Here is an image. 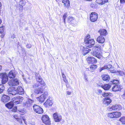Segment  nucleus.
<instances>
[{"label": "nucleus", "mask_w": 125, "mask_h": 125, "mask_svg": "<svg viewBox=\"0 0 125 125\" xmlns=\"http://www.w3.org/2000/svg\"><path fill=\"white\" fill-rule=\"evenodd\" d=\"M101 49V46L98 44H95L93 47L91 53L94 56H96L99 59H101L103 57L101 52H99V50Z\"/></svg>", "instance_id": "obj_1"}, {"label": "nucleus", "mask_w": 125, "mask_h": 125, "mask_svg": "<svg viewBox=\"0 0 125 125\" xmlns=\"http://www.w3.org/2000/svg\"><path fill=\"white\" fill-rule=\"evenodd\" d=\"M90 37L89 35L87 36L85 38L84 42L86 46L87 47L91 48L94 44L95 42L94 39L90 38Z\"/></svg>", "instance_id": "obj_2"}, {"label": "nucleus", "mask_w": 125, "mask_h": 125, "mask_svg": "<svg viewBox=\"0 0 125 125\" xmlns=\"http://www.w3.org/2000/svg\"><path fill=\"white\" fill-rule=\"evenodd\" d=\"M122 114L120 112H115L108 113L107 114L108 117L111 118H117L120 117Z\"/></svg>", "instance_id": "obj_3"}, {"label": "nucleus", "mask_w": 125, "mask_h": 125, "mask_svg": "<svg viewBox=\"0 0 125 125\" xmlns=\"http://www.w3.org/2000/svg\"><path fill=\"white\" fill-rule=\"evenodd\" d=\"M42 120L43 122L46 125H50L51 122L48 116L47 115H42Z\"/></svg>", "instance_id": "obj_4"}, {"label": "nucleus", "mask_w": 125, "mask_h": 125, "mask_svg": "<svg viewBox=\"0 0 125 125\" xmlns=\"http://www.w3.org/2000/svg\"><path fill=\"white\" fill-rule=\"evenodd\" d=\"M0 78L1 79L2 83L3 84L5 83L8 80V75L6 73H0Z\"/></svg>", "instance_id": "obj_5"}, {"label": "nucleus", "mask_w": 125, "mask_h": 125, "mask_svg": "<svg viewBox=\"0 0 125 125\" xmlns=\"http://www.w3.org/2000/svg\"><path fill=\"white\" fill-rule=\"evenodd\" d=\"M122 109L121 106L118 104L113 105L111 107L109 106L108 107V109L109 111L112 110H119Z\"/></svg>", "instance_id": "obj_6"}, {"label": "nucleus", "mask_w": 125, "mask_h": 125, "mask_svg": "<svg viewBox=\"0 0 125 125\" xmlns=\"http://www.w3.org/2000/svg\"><path fill=\"white\" fill-rule=\"evenodd\" d=\"M34 111L36 113L41 114L43 113L42 109L38 105L35 104L33 106Z\"/></svg>", "instance_id": "obj_7"}, {"label": "nucleus", "mask_w": 125, "mask_h": 125, "mask_svg": "<svg viewBox=\"0 0 125 125\" xmlns=\"http://www.w3.org/2000/svg\"><path fill=\"white\" fill-rule=\"evenodd\" d=\"M98 18V14L96 13L93 12L91 13L90 15V21L92 22L96 21Z\"/></svg>", "instance_id": "obj_8"}, {"label": "nucleus", "mask_w": 125, "mask_h": 125, "mask_svg": "<svg viewBox=\"0 0 125 125\" xmlns=\"http://www.w3.org/2000/svg\"><path fill=\"white\" fill-rule=\"evenodd\" d=\"M48 95L47 92H45L41 95L40 96L37 97V98L40 102L42 103L44 101L45 99L47 98Z\"/></svg>", "instance_id": "obj_9"}, {"label": "nucleus", "mask_w": 125, "mask_h": 125, "mask_svg": "<svg viewBox=\"0 0 125 125\" xmlns=\"http://www.w3.org/2000/svg\"><path fill=\"white\" fill-rule=\"evenodd\" d=\"M8 93L10 96L14 95L17 94L16 90L14 87L9 88L7 91Z\"/></svg>", "instance_id": "obj_10"}, {"label": "nucleus", "mask_w": 125, "mask_h": 125, "mask_svg": "<svg viewBox=\"0 0 125 125\" xmlns=\"http://www.w3.org/2000/svg\"><path fill=\"white\" fill-rule=\"evenodd\" d=\"M8 84L10 85L16 86L19 85V82L17 79H12L9 82Z\"/></svg>", "instance_id": "obj_11"}, {"label": "nucleus", "mask_w": 125, "mask_h": 125, "mask_svg": "<svg viewBox=\"0 0 125 125\" xmlns=\"http://www.w3.org/2000/svg\"><path fill=\"white\" fill-rule=\"evenodd\" d=\"M23 97L19 96H18L17 97H15L13 99L14 102L15 104H17L20 103V102H21L23 100Z\"/></svg>", "instance_id": "obj_12"}, {"label": "nucleus", "mask_w": 125, "mask_h": 125, "mask_svg": "<svg viewBox=\"0 0 125 125\" xmlns=\"http://www.w3.org/2000/svg\"><path fill=\"white\" fill-rule=\"evenodd\" d=\"M53 116L55 121L56 122L60 121L62 119L61 116L57 113H55L53 114Z\"/></svg>", "instance_id": "obj_13"}, {"label": "nucleus", "mask_w": 125, "mask_h": 125, "mask_svg": "<svg viewBox=\"0 0 125 125\" xmlns=\"http://www.w3.org/2000/svg\"><path fill=\"white\" fill-rule=\"evenodd\" d=\"M34 102V101L28 99L25 102L23 103V106L25 107H30L31 105Z\"/></svg>", "instance_id": "obj_14"}, {"label": "nucleus", "mask_w": 125, "mask_h": 125, "mask_svg": "<svg viewBox=\"0 0 125 125\" xmlns=\"http://www.w3.org/2000/svg\"><path fill=\"white\" fill-rule=\"evenodd\" d=\"M36 80L37 82H39L41 84L43 85L44 86L46 85L43 80L41 76H40L39 75L37 76L36 75Z\"/></svg>", "instance_id": "obj_15"}, {"label": "nucleus", "mask_w": 125, "mask_h": 125, "mask_svg": "<svg viewBox=\"0 0 125 125\" xmlns=\"http://www.w3.org/2000/svg\"><path fill=\"white\" fill-rule=\"evenodd\" d=\"M111 100L109 97H106L103 99V104L105 106H107L111 102Z\"/></svg>", "instance_id": "obj_16"}, {"label": "nucleus", "mask_w": 125, "mask_h": 125, "mask_svg": "<svg viewBox=\"0 0 125 125\" xmlns=\"http://www.w3.org/2000/svg\"><path fill=\"white\" fill-rule=\"evenodd\" d=\"M53 104L52 100L51 98H49L44 103V105L46 107H49L51 106Z\"/></svg>", "instance_id": "obj_17"}, {"label": "nucleus", "mask_w": 125, "mask_h": 125, "mask_svg": "<svg viewBox=\"0 0 125 125\" xmlns=\"http://www.w3.org/2000/svg\"><path fill=\"white\" fill-rule=\"evenodd\" d=\"M43 91V87L42 86H41L40 87L35 89L34 92L36 94H38L42 93Z\"/></svg>", "instance_id": "obj_18"}, {"label": "nucleus", "mask_w": 125, "mask_h": 125, "mask_svg": "<svg viewBox=\"0 0 125 125\" xmlns=\"http://www.w3.org/2000/svg\"><path fill=\"white\" fill-rule=\"evenodd\" d=\"M81 50L83 52V54L84 55L88 53L89 52L91 51V50L87 48V47L81 46Z\"/></svg>", "instance_id": "obj_19"}, {"label": "nucleus", "mask_w": 125, "mask_h": 125, "mask_svg": "<svg viewBox=\"0 0 125 125\" xmlns=\"http://www.w3.org/2000/svg\"><path fill=\"white\" fill-rule=\"evenodd\" d=\"M88 62L89 63H96L97 60L93 57H88L87 59Z\"/></svg>", "instance_id": "obj_20"}, {"label": "nucleus", "mask_w": 125, "mask_h": 125, "mask_svg": "<svg viewBox=\"0 0 125 125\" xmlns=\"http://www.w3.org/2000/svg\"><path fill=\"white\" fill-rule=\"evenodd\" d=\"M15 90H16L17 94H22L24 93L23 89L21 86H19L17 89H15Z\"/></svg>", "instance_id": "obj_21"}, {"label": "nucleus", "mask_w": 125, "mask_h": 125, "mask_svg": "<svg viewBox=\"0 0 125 125\" xmlns=\"http://www.w3.org/2000/svg\"><path fill=\"white\" fill-rule=\"evenodd\" d=\"M122 89V87L120 85H116L114 86L112 88V90L113 91L116 92V91L121 90Z\"/></svg>", "instance_id": "obj_22"}, {"label": "nucleus", "mask_w": 125, "mask_h": 125, "mask_svg": "<svg viewBox=\"0 0 125 125\" xmlns=\"http://www.w3.org/2000/svg\"><path fill=\"white\" fill-rule=\"evenodd\" d=\"M97 66L95 64H93L90 65L89 68H87L86 70H87L91 72H93L97 68Z\"/></svg>", "instance_id": "obj_23"}, {"label": "nucleus", "mask_w": 125, "mask_h": 125, "mask_svg": "<svg viewBox=\"0 0 125 125\" xmlns=\"http://www.w3.org/2000/svg\"><path fill=\"white\" fill-rule=\"evenodd\" d=\"M10 99V97L9 96L4 95L2 97L1 100L4 102H8Z\"/></svg>", "instance_id": "obj_24"}, {"label": "nucleus", "mask_w": 125, "mask_h": 125, "mask_svg": "<svg viewBox=\"0 0 125 125\" xmlns=\"http://www.w3.org/2000/svg\"><path fill=\"white\" fill-rule=\"evenodd\" d=\"M105 39L104 37L101 36H99L97 38V42L99 43H102L105 41Z\"/></svg>", "instance_id": "obj_25"}, {"label": "nucleus", "mask_w": 125, "mask_h": 125, "mask_svg": "<svg viewBox=\"0 0 125 125\" xmlns=\"http://www.w3.org/2000/svg\"><path fill=\"white\" fill-rule=\"evenodd\" d=\"M98 32L100 33L101 36H105L106 35L107 31L105 29H102L98 31Z\"/></svg>", "instance_id": "obj_26"}, {"label": "nucleus", "mask_w": 125, "mask_h": 125, "mask_svg": "<svg viewBox=\"0 0 125 125\" xmlns=\"http://www.w3.org/2000/svg\"><path fill=\"white\" fill-rule=\"evenodd\" d=\"M16 73L14 71H10L9 73L8 76L10 78H13L15 76Z\"/></svg>", "instance_id": "obj_27"}, {"label": "nucleus", "mask_w": 125, "mask_h": 125, "mask_svg": "<svg viewBox=\"0 0 125 125\" xmlns=\"http://www.w3.org/2000/svg\"><path fill=\"white\" fill-rule=\"evenodd\" d=\"M101 86L104 90H108L111 88V86L110 84H106L102 85Z\"/></svg>", "instance_id": "obj_28"}, {"label": "nucleus", "mask_w": 125, "mask_h": 125, "mask_svg": "<svg viewBox=\"0 0 125 125\" xmlns=\"http://www.w3.org/2000/svg\"><path fill=\"white\" fill-rule=\"evenodd\" d=\"M103 80L104 81H109L110 79V77L107 74H103L102 76Z\"/></svg>", "instance_id": "obj_29"}, {"label": "nucleus", "mask_w": 125, "mask_h": 125, "mask_svg": "<svg viewBox=\"0 0 125 125\" xmlns=\"http://www.w3.org/2000/svg\"><path fill=\"white\" fill-rule=\"evenodd\" d=\"M62 2L64 4L65 6L68 8L70 6V2L69 0H63Z\"/></svg>", "instance_id": "obj_30"}, {"label": "nucleus", "mask_w": 125, "mask_h": 125, "mask_svg": "<svg viewBox=\"0 0 125 125\" xmlns=\"http://www.w3.org/2000/svg\"><path fill=\"white\" fill-rule=\"evenodd\" d=\"M14 104L13 102L9 103L6 105V106L9 109H11L13 106Z\"/></svg>", "instance_id": "obj_31"}, {"label": "nucleus", "mask_w": 125, "mask_h": 125, "mask_svg": "<svg viewBox=\"0 0 125 125\" xmlns=\"http://www.w3.org/2000/svg\"><path fill=\"white\" fill-rule=\"evenodd\" d=\"M20 113L21 115H23L26 113V110L24 109H19L18 110Z\"/></svg>", "instance_id": "obj_32"}, {"label": "nucleus", "mask_w": 125, "mask_h": 125, "mask_svg": "<svg viewBox=\"0 0 125 125\" xmlns=\"http://www.w3.org/2000/svg\"><path fill=\"white\" fill-rule=\"evenodd\" d=\"M119 121H120L122 124H125V116L121 117L119 120Z\"/></svg>", "instance_id": "obj_33"}, {"label": "nucleus", "mask_w": 125, "mask_h": 125, "mask_svg": "<svg viewBox=\"0 0 125 125\" xmlns=\"http://www.w3.org/2000/svg\"><path fill=\"white\" fill-rule=\"evenodd\" d=\"M116 74L118 75L123 76L125 75V73L121 71H117Z\"/></svg>", "instance_id": "obj_34"}, {"label": "nucleus", "mask_w": 125, "mask_h": 125, "mask_svg": "<svg viewBox=\"0 0 125 125\" xmlns=\"http://www.w3.org/2000/svg\"><path fill=\"white\" fill-rule=\"evenodd\" d=\"M4 89V87L3 85L0 84V94L3 92Z\"/></svg>", "instance_id": "obj_35"}, {"label": "nucleus", "mask_w": 125, "mask_h": 125, "mask_svg": "<svg viewBox=\"0 0 125 125\" xmlns=\"http://www.w3.org/2000/svg\"><path fill=\"white\" fill-rule=\"evenodd\" d=\"M111 95V94L110 93H104L102 94V95L104 97L109 96Z\"/></svg>", "instance_id": "obj_36"}, {"label": "nucleus", "mask_w": 125, "mask_h": 125, "mask_svg": "<svg viewBox=\"0 0 125 125\" xmlns=\"http://www.w3.org/2000/svg\"><path fill=\"white\" fill-rule=\"evenodd\" d=\"M19 4L20 5L24 6L25 5V2L23 0H19Z\"/></svg>", "instance_id": "obj_37"}, {"label": "nucleus", "mask_w": 125, "mask_h": 125, "mask_svg": "<svg viewBox=\"0 0 125 125\" xmlns=\"http://www.w3.org/2000/svg\"><path fill=\"white\" fill-rule=\"evenodd\" d=\"M95 93L98 94H101L102 91L99 89H97L95 90Z\"/></svg>", "instance_id": "obj_38"}, {"label": "nucleus", "mask_w": 125, "mask_h": 125, "mask_svg": "<svg viewBox=\"0 0 125 125\" xmlns=\"http://www.w3.org/2000/svg\"><path fill=\"white\" fill-rule=\"evenodd\" d=\"M96 2L99 4L103 5L104 4V2L102 1V0H96Z\"/></svg>", "instance_id": "obj_39"}, {"label": "nucleus", "mask_w": 125, "mask_h": 125, "mask_svg": "<svg viewBox=\"0 0 125 125\" xmlns=\"http://www.w3.org/2000/svg\"><path fill=\"white\" fill-rule=\"evenodd\" d=\"M68 21L69 23H70L74 20V18L72 17H68Z\"/></svg>", "instance_id": "obj_40"}, {"label": "nucleus", "mask_w": 125, "mask_h": 125, "mask_svg": "<svg viewBox=\"0 0 125 125\" xmlns=\"http://www.w3.org/2000/svg\"><path fill=\"white\" fill-rule=\"evenodd\" d=\"M112 83L115 84H117L119 83V80L118 79L114 80L112 81Z\"/></svg>", "instance_id": "obj_41"}, {"label": "nucleus", "mask_w": 125, "mask_h": 125, "mask_svg": "<svg viewBox=\"0 0 125 125\" xmlns=\"http://www.w3.org/2000/svg\"><path fill=\"white\" fill-rule=\"evenodd\" d=\"M105 66L106 67V69H107L109 70H110V69H113V68H112V65L110 64H109L107 65H105Z\"/></svg>", "instance_id": "obj_42"}, {"label": "nucleus", "mask_w": 125, "mask_h": 125, "mask_svg": "<svg viewBox=\"0 0 125 125\" xmlns=\"http://www.w3.org/2000/svg\"><path fill=\"white\" fill-rule=\"evenodd\" d=\"M67 16V15L66 13H64L63 16V19L64 20V22L65 23L66 18Z\"/></svg>", "instance_id": "obj_43"}, {"label": "nucleus", "mask_w": 125, "mask_h": 125, "mask_svg": "<svg viewBox=\"0 0 125 125\" xmlns=\"http://www.w3.org/2000/svg\"><path fill=\"white\" fill-rule=\"evenodd\" d=\"M40 86V84L38 83H37L34 84L33 85V87L34 88H36Z\"/></svg>", "instance_id": "obj_44"}, {"label": "nucleus", "mask_w": 125, "mask_h": 125, "mask_svg": "<svg viewBox=\"0 0 125 125\" xmlns=\"http://www.w3.org/2000/svg\"><path fill=\"white\" fill-rule=\"evenodd\" d=\"M109 71H110L111 73H115L116 74V71L113 68L112 69H110V70H109Z\"/></svg>", "instance_id": "obj_45"}, {"label": "nucleus", "mask_w": 125, "mask_h": 125, "mask_svg": "<svg viewBox=\"0 0 125 125\" xmlns=\"http://www.w3.org/2000/svg\"><path fill=\"white\" fill-rule=\"evenodd\" d=\"M106 67L105 66L104 67H101V68H100L99 69V71L100 72H101L103 70L106 69Z\"/></svg>", "instance_id": "obj_46"}, {"label": "nucleus", "mask_w": 125, "mask_h": 125, "mask_svg": "<svg viewBox=\"0 0 125 125\" xmlns=\"http://www.w3.org/2000/svg\"><path fill=\"white\" fill-rule=\"evenodd\" d=\"M17 109V107L15 106L12 109V111L13 112H15L16 111Z\"/></svg>", "instance_id": "obj_47"}, {"label": "nucleus", "mask_w": 125, "mask_h": 125, "mask_svg": "<svg viewBox=\"0 0 125 125\" xmlns=\"http://www.w3.org/2000/svg\"><path fill=\"white\" fill-rule=\"evenodd\" d=\"M19 10L20 11H22L23 9V6L20 5L19 8Z\"/></svg>", "instance_id": "obj_48"}, {"label": "nucleus", "mask_w": 125, "mask_h": 125, "mask_svg": "<svg viewBox=\"0 0 125 125\" xmlns=\"http://www.w3.org/2000/svg\"><path fill=\"white\" fill-rule=\"evenodd\" d=\"M26 47L27 48H30L31 47V45L30 44H27L26 45Z\"/></svg>", "instance_id": "obj_49"}, {"label": "nucleus", "mask_w": 125, "mask_h": 125, "mask_svg": "<svg viewBox=\"0 0 125 125\" xmlns=\"http://www.w3.org/2000/svg\"><path fill=\"white\" fill-rule=\"evenodd\" d=\"M13 117L15 118L17 120L18 118V116L17 115H13Z\"/></svg>", "instance_id": "obj_50"}, {"label": "nucleus", "mask_w": 125, "mask_h": 125, "mask_svg": "<svg viewBox=\"0 0 125 125\" xmlns=\"http://www.w3.org/2000/svg\"><path fill=\"white\" fill-rule=\"evenodd\" d=\"M17 120L21 123H22V120L21 119L19 118H18V119Z\"/></svg>", "instance_id": "obj_51"}, {"label": "nucleus", "mask_w": 125, "mask_h": 125, "mask_svg": "<svg viewBox=\"0 0 125 125\" xmlns=\"http://www.w3.org/2000/svg\"><path fill=\"white\" fill-rule=\"evenodd\" d=\"M26 125H35L34 123L32 122L31 123H29L28 124H26Z\"/></svg>", "instance_id": "obj_52"}, {"label": "nucleus", "mask_w": 125, "mask_h": 125, "mask_svg": "<svg viewBox=\"0 0 125 125\" xmlns=\"http://www.w3.org/2000/svg\"><path fill=\"white\" fill-rule=\"evenodd\" d=\"M0 30H1V31H0V33H2L4 31L3 29V28L0 27Z\"/></svg>", "instance_id": "obj_53"}, {"label": "nucleus", "mask_w": 125, "mask_h": 125, "mask_svg": "<svg viewBox=\"0 0 125 125\" xmlns=\"http://www.w3.org/2000/svg\"><path fill=\"white\" fill-rule=\"evenodd\" d=\"M67 94L69 95H70L71 94V91H67Z\"/></svg>", "instance_id": "obj_54"}, {"label": "nucleus", "mask_w": 125, "mask_h": 125, "mask_svg": "<svg viewBox=\"0 0 125 125\" xmlns=\"http://www.w3.org/2000/svg\"><path fill=\"white\" fill-rule=\"evenodd\" d=\"M120 2L121 3H123L125 2V0H120Z\"/></svg>", "instance_id": "obj_55"}, {"label": "nucleus", "mask_w": 125, "mask_h": 125, "mask_svg": "<svg viewBox=\"0 0 125 125\" xmlns=\"http://www.w3.org/2000/svg\"><path fill=\"white\" fill-rule=\"evenodd\" d=\"M122 98L124 99H125V90L124 94L122 95Z\"/></svg>", "instance_id": "obj_56"}, {"label": "nucleus", "mask_w": 125, "mask_h": 125, "mask_svg": "<svg viewBox=\"0 0 125 125\" xmlns=\"http://www.w3.org/2000/svg\"><path fill=\"white\" fill-rule=\"evenodd\" d=\"M63 80H64V81L66 83H68V81L66 79V78L63 79Z\"/></svg>", "instance_id": "obj_57"}, {"label": "nucleus", "mask_w": 125, "mask_h": 125, "mask_svg": "<svg viewBox=\"0 0 125 125\" xmlns=\"http://www.w3.org/2000/svg\"><path fill=\"white\" fill-rule=\"evenodd\" d=\"M108 0H102V1H103L104 2V4L105 3V2H108Z\"/></svg>", "instance_id": "obj_58"}, {"label": "nucleus", "mask_w": 125, "mask_h": 125, "mask_svg": "<svg viewBox=\"0 0 125 125\" xmlns=\"http://www.w3.org/2000/svg\"><path fill=\"white\" fill-rule=\"evenodd\" d=\"M11 37L13 39H14L15 37V36L14 34H13L11 36Z\"/></svg>", "instance_id": "obj_59"}, {"label": "nucleus", "mask_w": 125, "mask_h": 125, "mask_svg": "<svg viewBox=\"0 0 125 125\" xmlns=\"http://www.w3.org/2000/svg\"><path fill=\"white\" fill-rule=\"evenodd\" d=\"M84 79L86 80V81H88V80H87V77L86 76H85V77H84Z\"/></svg>", "instance_id": "obj_60"}, {"label": "nucleus", "mask_w": 125, "mask_h": 125, "mask_svg": "<svg viewBox=\"0 0 125 125\" xmlns=\"http://www.w3.org/2000/svg\"><path fill=\"white\" fill-rule=\"evenodd\" d=\"M63 78V79L66 78V76L65 75L62 76Z\"/></svg>", "instance_id": "obj_61"}, {"label": "nucleus", "mask_w": 125, "mask_h": 125, "mask_svg": "<svg viewBox=\"0 0 125 125\" xmlns=\"http://www.w3.org/2000/svg\"><path fill=\"white\" fill-rule=\"evenodd\" d=\"M2 67L1 65H0V71L2 69Z\"/></svg>", "instance_id": "obj_62"}, {"label": "nucleus", "mask_w": 125, "mask_h": 125, "mask_svg": "<svg viewBox=\"0 0 125 125\" xmlns=\"http://www.w3.org/2000/svg\"><path fill=\"white\" fill-rule=\"evenodd\" d=\"M62 76H63L65 75L64 73H62Z\"/></svg>", "instance_id": "obj_63"}, {"label": "nucleus", "mask_w": 125, "mask_h": 125, "mask_svg": "<svg viewBox=\"0 0 125 125\" xmlns=\"http://www.w3.org/2000/svg\"><path fill=\"white\" fill-rule=\"evenodd\" d=\"M1 20L0 19V24H1Z\"/></svg>", "instance_id": "obj_64"}]
</instances>
